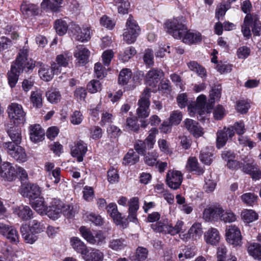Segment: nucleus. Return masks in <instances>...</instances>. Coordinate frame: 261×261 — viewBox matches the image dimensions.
Instances as JSON below:
<instances>
[{"label": "nucleus", "mask_w": 261, "mask_h": 261, "mask_svg": "<svg viewBox=\"0 0 261 261\" xmlns=\"http://www.w3.org/2000/svg\"><path fill=\"white\" fill-rule=\"evenodd\" d=\"M0 176L5 180L12 181L16 178V169L10 163L4 162L0 167Z\"/></svg>", "instance_id": "nucleus-12"}, {"label": "nucleus", "mask_w": 261, "mask_h": 261, "mask_svg": "<svg viewBox=\"0 0 261 261\" xmlns=\"http://www.w3.org/2000/svg\"><path fill=\"white\" fill-rule=\"evenodd\" d=\"M184 123L187 130L195 137L198 138L203 135V128L196 121L187 118L184 121Z\"/></svg>", "instance_id": "nucleus-19"}, {"label": "nucleus", "mask_w": 261, "mask_h": 261, "mask_svg": "<svg viewBox=\"0 0 261 261\" xmlns=\"http://www.w3.org/2000/svg\"><path fill=\"white\" fill-rule=\"evenodd\" d=\"M87 151V144L82 140L78 141L71 149L72 156L77 158V160L79 162L83 161V156Z\"/></svg>", "instance_id": "nucleus-17"}, {"label": "nucleus", "mask_w": 261, "mask_h": 261, "mask_svg": "<svg viewBox=\"0 0 261 261\" xmlns=\"http://www.w3.org/2000/svg\"><path fill=\"white\" fill-rule=\"evenodd\" d=\"M90 53V51L83 45H79L76 47L74 56L79 60V63L84 65L87 63Z\"/></svg>", "instance_id": "nucleus-23"}, {"label": "nucleus", "mask_w": 261, "mask_h": 261, "mask_svg": "<svg viewBox=\"0 0 261 261\" xmlns=\"http://www.w3.org/2000/svg\"><path fill=\"white\" fill-rule=\"evenodd\" d=\"M241 200L245 204L253 206L257 203L258 199L257 195L254 193H246L241 196Z\"/></svg>", "instance_id": "nucleus-42"}, {"label": "nucleus", "mask_w": 261, "mask_h": 261, "mask_svg": "<svg viewBox=\"0 0 261 261\" xmlns=\"http://www.w3.org/2000/svg\"><path fill=\"white\" fill-rule=\"evenodd\" d=\"M150 96V89L146 88L138 100L139 107L137 110V114L139 118H146L149 116Z\"/></svg>", "instance_id": "nucleus-6"}, {"label": "nucleus", "mask_w": 261, "mask_h": 261, "mask_svg": "<svg viewBox=\"0 0 261 261\" xmlns=\"http://www.w3.org/2000/svg\"><path fill=\"white\" fill-rule=\"evenodd\" d=\"M206 97L204 95H200L197 98L196 103L190 104L188 106V110L191 115H192V112L197 111V110L207 109L205 108Z\"/></svg>", "instance_id": "nucleus-30"}, {"label": "nucleus", "mask_w": 261, "mask_h": 261, "mask_svg": "<svg viewBox=\"0 0 261 261\" xmlns=\"http://www.w3.org/2000/svg\"><path fill=\"white\" fill-rule=\"evenodd\" d=\"M30 139L34 142H37L41 141L44 137V130L39 124H34L30 127Z\"/></svg>", "instance_id": "nucleus-25"}, {"label": "nucleus", "mask_w": 261, "mask_h": 261, "mask_svg": "<svg viewBox=\"0 0 261 261\" xmlns=\"http://www.w3.org/2000/svg\"><path fill=\"white\" fill-rule=\"evenodd\" d=\"M33 200H34L30 203L32 207L38 214L40 215L45 214L47 206L45 204L44 198L39 197V198Z\"/></svg>", "instance_id": "nucleus-34"}, {"label": "nucleus", "mask_w": 261, "mask_h": 261, "mask_svg": "<svg viewBox=\"0 0 261 261\" xmlns=\"http://www.w3.org/2000/svg\"><path fill=\"white\" fill-rule=\"evenodd\" d=\"M47 100L52 103H57L61 98V95L59 91L56 89L49 90L46 93Z\"/></svg>", "instance_id": "nucleus-51"}, {"label": "nucleus", "mask_w": 261, "mask_h": 261, "mask_svg": "<svg viewBox=\"0 0 261 261\" xmlns=\"http://www.w3.org/2000/svg\"><path fill=\"white\" fill-rule=\"evenodd\" d=\"M119 13L125 14L128 13L130 5L128 0H115Z\"/></svg>", "instance_id": "nucleus-53"}, {"label": "nucleus", "mask_w": 261, "mask_h": 261, "mask_svg": "<svg viewBox=\"0 0 261 261\" xmlns=\"http://www.w3.org/2000/svg\"><path fill=\"white\" fill-rule=\"evenodd\" d=\"M158 132L157 128H152L150 130L149 135L144 141L140 140L136 141L134 145V148L138 154L145 155L146 149H151L153 148L155 142V136L158 134Z\"/></svg>", "instance_id": "nucleus-4"}, {"label": "nucleus", "mask_w": 261, "mask_h": 261, "mask_svg": "<svg viewBox=\"0 0 261 261\" xmlns=\"http://www.w3.org/2000/svg\"><path fill=\"white\" fill-rule=\"evenodd\" d=\"M204 239L207 244L216 245L220 239L218 230L215 228H211L204 233Z\"/></svg>", "instance_id": "nucleus-26"}, {"label": "nucleus", "mask_w": 261, "mask_h": 261, "mask_svg": "<svg viewBox=\"0 0 261 261\" xmlns=\"http://www.w3.org/2000/svg\"><path fill=\"white\" fill-rule=\"evenodd\" d=\"M128 219L130 221L136 222L137 213L139 208V198L136 197L132 198L128 202Z\"/></svg>", "instance_id": "nucleus-22"}, {"label": "nucleus", "mask_w": 261, "mask_h": 261, "mask_svg": "<svg viewBox=\"0 0 261 261\" xmlns=\"http://www.w3.org/2000/svg\"><path fill=\"white\" fill-rule=\"evenodd\" d=\"M227 242L233 246H240L242 244V236L240 229L234 225L227 226L225 229Z\"/></svg>", "instance_id": "nucleus-9"}, {"label": "nucleus", "mask_w": 261, "mask_h": 261, "mask_svg": "<svg viewBox=\"0 0 261 261\" xmlns=\"http://www.w3.org/2000/svg\"><path fill=\"white\" fill-rule=\"evenodd\" d=\"M3 147L12 158L19 162L27 161V155L25 150L19 144L13 143H4Z\"/></svg>", "instance_id": "nucleus-7"}, {"label": "nucleus", "mask_w": 261, "mask_h": 261, "mask_svg": "<svg viewBox=\"0 0 261 261\" xmlns=\"http://www.w3.org/2000/svg\"><path fill=\"white\" fill-rule=\"evenodd\" d=\"M63 203L59 199L50 198L45 214L51 219L56 220L62 215Z\"/></svg>", "instance_id": "nucleus-8"}, {"label": "nucleus", "mask_w": 261, "mask_h": 261, "mask_svg": "<svg viewBox=\"0 0 261 261\" xmlns=\"http://www.w3.org/2000/svg\"><path fill=\"white\" fill-rule=\"evenodd\" d=\"M136 54V50L133 47H129L126 48L120 56V59L123 62L127 61L133 56Z\"/></svg>", "instance_id": "nucleus-59"}, {"label": "nucleus", "mask_w": 261, "mask_h": 261, "mask_svg": "<svg viewBox=\"0 0 261 261\" xmlns=\"http://www.w3.org/2000/svg\"><path fill=\"white\" fill-rule=\"evenodd\" d=\"M152 229L158 232H162L164 234H170L171 231V225L163 224L161 222L156 224L152 225Z\"/></svg>", "instance_id": "nucleus-49"}, {"label": "nucleus", "mask_w": 261, "mask_h": 261, "mask_svg": "<svg viewBox=\"0 0 261 261\" xmlns=\"http://www.w3.org/2000/svg\"><path fill=\"white\" fill-rule=\"evenodd\" d=\"M225 129H226V127L217 133V146L218 148L223 147L229 138L225 133Z\"/></svg>", "instance_id": "nucleus-50"}, {"label": "nucleus", "mask_w": 261, "mask_h": 261, "mask_svg": "<svg viewBox=\"0 0 261 261\" xmlns=\"http://www.w3.org/2000/svg\"><path fill=\"white\" fill-rule=\"evenodd\" d=\"M7 132L12 141L7 142L6 143H13L16 144H20L22 139L20 128L17 126L10 127L8 129Z\"/></svg>", "instance_id": "nucleus-28"}, {"label": "nucleus", "mask_w": 261, "mask_h": 261, "mask_svg": "<svg viewBox=\"0 0 261 261\" xmlns=\"http://www.w3.org/2000/svg\"><path fill=\"white\" fill-rule=\"evenodd\" d=\"M148 250L146 248L139 247L136 250V255L132 257L133 261H143L145 260L148 256Z\"/></svg>", "instance_id": "nucleus-47"}, {"label": "nucleus", "mask_w": 261, "mask_h": 261, "mask_svg": "<svg viewBox=\"0 0 261 261\" xmlns=\"http://www.w3.org/2000/svg\"><path fill=\"white\" fill-rule=\"evenodd\" d=\"M223 209L220 206H211L204 209L203 218L206 221L217 220L220 217Z\"/></svg>", "instance_id": "nucleus-18"}, {"label": "nucleus", "mask_w": 261, "mask_h": 261, "mask_svg": "<svg viewBox=\"0 0 261 261\" xmlns=\"http://www.w3.org/2000/svg\"><path fill=\"white\" fill-rule=\"evenodd\" d=\"M126 245V241L123 238L112 239L109 243V247L115 251L122 250Z\"/></svg>", "instance_id": "nucleus-36"}, {"label": "nucleus", "mask_w": 261, "mask_h": 261, "mask_svg": "<svg viewBox=\"0 0 261 261\" xmlns=\"http://www.w3.org/2000/svg\"><path fill=\"white\" fill-rule=\"evenodd\" d=\"M241 167L243 172L250 175L253 180L261 179V171L258 165L253 161H244L243 165Z\"/></svg>", "instance_id": "nucleus-11"}, {"label": "nucleus", "mask_w": 261, "mask_h": 261, "mask_svg": "<svg viewBox=\"0 0 261 261\" xmlns=\"http://www.w3.org/2000/svg\"><path fill=\"white\" fill-rule=\"evenodd\" d=\"M187 66L189 68L201 77H203L206 75V70L205 68L200 65L197 62L195 61H191L187 63Z\"/></svg>", "instance_id": "nucleus-39"}, {"label": "nucleus", "mask_w": 261, "mask_h": 261, "mask_svg": "<svg viewBox=\"0 0 261 261\" xmlns=\"http://www.w3.org/2000/svg\"><path fill=\"white\" fill-rule=\"evenodd\" d=\"M221 88L219 85L215 86L212 89L210 92L211 98L209 100V103L211 105L214 102L215 100L219 99L221 97Z\"/></svg>", "instance_id": "nucleus-58"}, {"label": "nucleus", "mask_w": 261, "mask_h": 261, "mask_svg": "<svg viewBox=\"0 0 261 261\" xmlns=\"http://www.w3.org/2000/svg\"><path fill=\"white\" fill-rule=\"evenodd\" d=\"M21 194L23 197L33 200L40 196L41 190L38 185L29 182L21 186Z\"/></svg>", "instance_id": "nucleus-13"}, {"label": "nucleus", "mask_w": 261, "mask_h": 261, "mask_svg": "<svg viewBox=\"0 0 261 261\" xmlns=\"http://www.w3.org/2000/svg\"><path fill=\"white\" fill-rule=\"evenodd\" d=\"M226 252L227 249L225 246H220L219 247L217 250L218 261H237L235 256H232L231 258L226 259L225 256Z\"/></svg>", "instance_id": "nucleus-54"}, {"label": "nucleus", "mask_w": 261, "mask_h": 261, "mask_svg": "<svg viewBox=\"0 0 261 261\" xmlns=\"http://www.w3.org/2000/svg\"><path fill=\"white\" fill-rule=\"evenodd\" d=\"M139 161V155L133 149H130L123 158L125 165H134Z\"/></svg>", "instance_id": "nucleus-41"}, {"label": "nucleus", "mask_w": 261, "mask_h": 261, "mask_svg": "<svg viewBox=\"0 0 261 261\" xmlns=\"http://www.w3.org/2000/svg\"><path fill=\"white\" fill-rule=\"evenodd\" d=\"M163 75V72L161 69H152L146 75L145 83L149 86L155 87Z\"/></svg>", "instance_id": "nucleus-16"}, {"label": "nucleus", "mask_w": 261, "mask_h": 261, "mask_svg": "<svg viewBox=\"0 0 261 261\" xmlns=\"http://www.w3.org/2000/svg\"><path fill=\"white\" fill-rule=\"evenodd\" d=\"M21 11L27 17L38 15L39 9L37 5L23 3L21 6Z\"/></svg>", "instance_id": "nucleus-32"}, {"label": "nucleus", "mask_w": 261, "mask_h": 261, "mask_svg": "<svg viewBox=\"0 0 261 261\" xmlns=\"http://www.w3.org/2000/svg\"><path fill=\"white\" fill-rule=\"evenodd\" d=\"M15 213L18 217L23 221H27L31 219L33 216V212L31 208L28 206L21 205L16 208Z\"/></svg>", "instance_id": "nucleus-33"}, {"label": "nucleus", "mask_w": 261, "mask_h": 261, "mask_svg": "<svg viewBox=\"0 0 261 261\" xmlns=\"http://www.w3.org/2000/svg\"><path fill=\"white\" fill-rule=\"evenodd\" d=\"M241 217L245 222L250 223L258 219V215L252 210H244L241 213Z\"/></svg>", "instance_id": "nucleus-43"}, {"label": "nucleus", "mask_w": 261, "mask_h": 261, "mask_svg": "<svg viewBox=\"0 0 261 261\" xmlns=\"http://www.w3.org/2000/svg\"><path fill=\"white\" fill-rule=\"evenodd\" d=\"M203 231L200 223H194L189 230L187 233V238H192L194 240L199 239L202 234Z\"/></svg>", "instance_id": "nucleus-35"}, {"label": "nucleus", "mask_w": 261, "mask_h": 261, "mask_svg": "<svg viewBox=\"0 0 261 261\" xmlns=\"http://www.w3.org/2000/svg\"><path fill=\"white\" fill-rule=\"evenodd\" d=\"M158 157L159 155L156 151H154L148 152L144 158V162L149 166L157 165Z\"/></svg>", "instance_id": "nucleus-52"}, {"label": "nucleus", "mask_w": 261, "mask_h": 261, "mask_svg": "<svg viewBox=\"0 0 261 261\" xmlns=\"http://www.w3.org/2000/svg\"><path fill=\"white\" fill-rule=\"evenodd\" d=\"M250 255L255 259H261V245L258 243H251L248 247Z\"/></svg>", "instance_id": "nucleus-40"}, {"label": "nucleus", "mask_w": 261, "mask_h": 261, "mask_svg": "<svg viewBox=\"0 0 261 261\" xmlns=\"http://www.w3.org/2000/svg\"><path fill=\"white\" fill-rule=\"evenodd\" d=\"M186 168L190 172H195L198 175L202 174L204 170L199 166L197 159L195 157H190L187 161Z\"/></svg>", "instance_id": "nucleus-29"}, {"label": "nucleus", "mask_w": 261, "mask_h": 261, "mask_svg": "<svg viewBox=\"0 0 261 261\" xmlns=\"http://www.w3.org/2000/svg\"><path fill=\"white\" fill-rule=\"evenodd\" d=\"M181 39H182L183 42L191 44L201 42L202 37L200 33L191 32L190 31H188L187 28V32L184 34Z\"/></svg>", "instance_id": "nucleus-24"}, {"label": "nucleus", "mask_w": 261, "mask_h": 261, "mask_svg": "<svg viewBox=\"0 0 261 261\" xmlns=\"http://www.w3.org/2000/svg\"><path fill=\"white\" fill-rule=\"evenodd\" d=\"M211 178V175H210L205 178V184L203 188L207 193L213 192L216 188V182Z\"/></svg>", "instance_id": "nucleus-64"}, {"label": "nucleus", "mask_w": 261, "mask_h": 261, "mask_svg": "<svg viewBox=\"0 0 261 261\" xmlns=\"http://www.w3.org/2000/svg\"><path fill=\"white\" fill-rule=\"evenodd\" d=\"M27 56H28V55ZM27 58L28 57H27L26 60L24 61L23 64V66L25 67V68H23V70H24L26 72H29L31 70L32 71L35 66H42V62H36L33 61L32 59L28 60Z\"/></svg>", "instance_id": "nucleus-60"}, {"label": "nucleus", "mask_w": 261, "mask_h": 261, "mask_svg": "<svg viewBox=\"0 0 261 261\" xmlns=\"http://www.w3.org/2000/svg\"><path fill=\"white\" fill-rule=\"evenodd\" d=\"M62 0H43L41 7L43 9H49L53 11H57Z\"/></svg>", "instance_id": "nucleus-48"}, {"label": "nucleus", "mask_w": 261, "mask_h": 261, "mask_svg": "<svg viewBox=\"0 0 261 261\" xmlns=\"http://www.w3.org/2000/svg\"><path fill=\"white\" fill-rule=\"evenodd\" d=\"M220 219L221 221H224L225 223H231L234 222L237 220L236 215L231 212H223L220 215Z\"/></svg>", "instance_id": "nucleus-61"}, {"label": "nucleus", "mask_w": 261, "mask_h": 261, "mask_svg": "<svg viewBox=\"0 0 261 261\" xmlns=\"http://www.w3.org/2000/svg\"><path fill=\"white\" fill-rule=\"evenodd\" d=\"M69 33L72 39L75 40L84 42L88 41L91 38V31L90 28L83 27L82 29L76 24H72Z\"/></svg>", "instance_id": "nucleus-10"}, {"label": "nucleus", "mask_w": 261, "mask_h": 261, "mask_svg": "<svg viewBox=\"0 0 261 261\" xmlns=\"http://www.w3.org/2000/svg\"><path fill=\"white\" fill-rule=\"evenodd\" d=\"M80 231L82 237L90 244H93L95 242L94 236L91 231L85 226H82L80 228Z\"/></svg>", "instance_id": "nucleus-57"}, {"label": "nucleus", "mask_w": 261, "mask_h": 261, "mask_svg": "<svg viewBox=\"0 0 261 261\" xmlns=\"http://www.w3.org/2000/svg\"><path fill=\"white\" fill-rule=\"evenodd\" d=\"M132 75L131 70L128 68H124L120 72L118 77V83L120 85H126Z\"/></svg>", "instance_id": "nucleus-45"}, {"label": "nucleus", "mask_w": 261, "mask_h": 261, "mask_svg": "<svg viewBox=\"0 0 261 261\" xmlns=\"http://www.w3.org/2000/svg\"><path fill=\"white\" fill-rule=\"evenodd\" d=\"M54 27L57 34L60 36H62L67 32L68 25L66 21L62 19H57L55 22Z\"/></svg>", "instance_id": "nucleus-44"}, {"label": "nucleus", "mask_w": 261, "mask_h": 261, "mask_svg": "<svg viewBox=\"0 0 261 261\" xmlns=\"http://www.w3.org/2000/svg\"><path fill=\"white\" fill-rule=\"evenodd\" d=\"M83 257L86 261H102L103 254L99 250L92 249Z\"/></svg>", "instance_id": "nucleus-37"}, {"label": "nucleus", "mask_w": 261, "mask_h": 261, "mask_svg": "<svg viewBox=\"0 0 261 261\" xmlns=\"http://www.w3.org/2000/svg\"><path fill=\"white\" fill-rule=\"evenodd\" d=\"M108 180L110 184L118 182L119 176L118 171L114 168H111L107 172Z\"/></svg>", "instance_id": "nucleus-63"}, {"label": "nucleus", "mask_w": 261, "mask_h": 261, "mask_svg": "<svg viewBox=\"0 0 261 261\" xmlns=\"http://www.w3.org/2000/svg\"><path fill=\"white\" fill-rule=\"evenodd\" d=\"M251 27L254 35L260 36L261 35V22L259 20L251 17Z\"/></svg>", "instance_id": "nucleus-62"}, {"label": "nucleus", "mask_w": 261, "mask_h": 261, "mask_svg": "<svg viewBox=\"0 0 261 261\" xmlns=\"http://www.w3.org/2000/svg\"><path fill=\"white\" fill-rule=\"evenodd\" d=\"M251 16L247 14L242 26V32L244 37L249 38L251 36L250 26H251Z\"/></svg>", "instance_id": "nucleus-55"}, {"label": "nucleus", "mask_w": 261, "mask_h": 261, "mask_svg": "<svg viewBox=\"0 0 261 261\" xmlns=\"http://www.w3.org/2000/svg\"><path fill=\"white\" fill-rule=\"evenodd\" d=\"M39 70V74L40 78L43 81L48 82L52 80L54 74H58L53 69H49L48 66L44 65L42 63V66Z\"/></svg>", "instance_id": "nucleus-31"}, {"label": "nucleus", "mask_w": 261, "mask_h": 261, "mask_svg": "<svg viewBox=\"0 0 261 261\" xmlns=\"http://www.w3.org/2000/svg\"><path fill=\"white\" fill-rule=\"evenodd\" d=\"M70 244L73 249L77 253L83 255H86L88 248L85 243L77 237H72L70 239Z\"/></svg>", "instance_id": "nucleus-27"}, {"label": "nucleus", "mask_w": 261, "mask_h": 261, "mask_svg": "<svg viewBox=\"0 0 261 261\" xmlns=\"http://www.w3.org/2000/svg\"><path fill=\"white\" fill-rule=\"evenodd\" d=\"M140 128L139 124L138 123L136 118L128 117L126 120L125 129L129 132L133 131L136 133H138Z\"/></svg>", "instance_id": "nucleus-46"}, {"label": "nucleus", "mask_w": 261, "mask_h": 261, "mask_svg": "<svg viewBox=\"0 0 261 261\" xmlns=\"http://www.w3.org/2000/svg\"><path fill=\"white\" fill-rule=\"evenodd\" d=\"M27 56V49H20L15 62L11 65V70L8 73V80L9 84L12 88L15 86L19 74L23 71V68H25L23 64Z\"/></svg>", "instance_id": "nucleus-1"}, {"label": "nucleus", "mask_w": 261, "mask_h": 261, "mask_svg": "<svg viewBox=\"0 0 261 261\" xmlns=\"http://www.w3.org/2000/svg\"><path fill=\"white\" fill-rule=\"evenodd\" d=\"M168 186L174 189H178L182 181V174L179 171H169L166 175Z\"/></svg>", "instance_id": "nucleus-14"}, {"label": "nucleus", "mask_w": 261, "mask_h": 261, "mask_svg": "<svg viewBox=\"0 0 261 261\" xmlns=\"http://www.w3.org/2000/svg\"><path fill=\"white\" fill-rule=\"evenodd\" d=\"M182 17L168 20L165 23L166 32L174 38L181 39L184 34L187 32V27L184 24Z\"/></svg>", "instance_id": "nucleus-2"}, {"label": "nucleus", "mask_w": 261, "mask_h": 261, "mask_svg": "<svg viewBox=\"0 0 261 261\" xmlns=\"http://www.w3.org/2000/svg\"><path fill=\"white\" fill-rule=\"evenodd\" d=\"M106 208L108 213L113 219L114 222L117 225L122 224L123 226L121 214L118 212L116 204L113 202L110 203L107 205Z\"/></svg>", "instance_id": "nucleus-20"}, {"label": "nucleus", "mask_w": 261, "mask_h": 261, "mask_svg": "<svg viewBox=\"0 0 261 261\" xmlns=\"http://www.w3.org/2000/svg\"><path fill=\"white\" fill-rule=\"evenodd\" d=\"M72 57L66 53L59 55L56 58V62L51 64V68L57 73H60L61 71V67H67Z\"/></svg>", "instance_id": "nucleus-15"}, {"label": "nucleus", "mask_w": 261, "mask_h": 261, "mask_svg": "<svg viewBox=\"0 0 261 261\" xmlns=\"http://www.w3.org/2000/svg\"><path fill=\"white\" fill-rule=\"evenodd\" d=\"M141 29L137 21L129 15L126 22V29L123 33V40L127 43H134L140 34Z\"/></svg>", "instance_id": "nucleus-3"}, {"label": "nucleus", "mask_w": 261, "mask_h": 261, "mask_svg": "<svg viewBox=\"0 0 261 261\" xmlns=\"http://www.w3.org/2000/svg\"><path fill=\"white\" fill-rule=\"evenodd\" d=\"M30 101L33 107L40 108L42 106V92L40 90L33 91L30 96Z\"/></svg>", "instance_id": "nucleus-38"}, {"label": "nucleus", "mask_w": 261, "mask_h": 261, "mask_svg": "<svg viewBox=\"0 0 261 261\" xmlns=\"http://www.w3.org/2000/svg\"><path fill=\"white\" fill-rule=\"evenodd\" d=\"M20 231L23 239L27 243L33 244L38 239L36 233L30 230L29 226L27 224L22 225Z\"/></svg>", "instance_id": "nucleus-21"}, {"label": "nucleus", "mask_w": 261, "mask_h": 261, "mask_svg": "<svg viewBox=\"0 0 261 261\" xmlns=\"http://www.w3.org/2000/svg\"><path fill=\"white\" fill-rule=\"evenodd\" d=\"M31 223V226L29 227V229L34 232L35 233H41L45 228L43 221H39L35 219L33 220Z\"/></svg>", "instance_id": "nucleus-56"}, {"label": "nucleus", "mask_w": 261, "mask_h": 261, "mask_svg": "<svg viewBox=\"0 0 261 261\" xmlns=\"http://www.w3.org/2000/svg\"><path fill=\"white\" fill-rule=\"evenodd\" d=\"M7 112L9 118L14 125L23 124L25 121V113L21 105L11 103L8 107Z\"/></svg>", "instance_id": "nucleus-5"}]
</instances>
